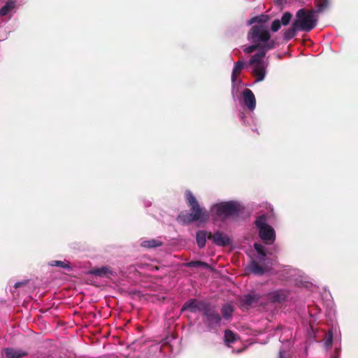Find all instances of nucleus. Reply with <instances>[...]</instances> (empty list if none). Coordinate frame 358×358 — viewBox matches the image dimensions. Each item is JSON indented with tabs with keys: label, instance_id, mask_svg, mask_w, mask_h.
<instances>
[{
	"label": "nucleus",
	"instance_id": "obj_12",
	"mask_svg": "<svg viewBox=\"0 0 358 358\" xmlns=\"http://www.w3.org/2000/svg\"><path fill=\"white\" fill-rule=\"evenodd\" d=\"M275 46V43L273 41L269 42L266 45H262L260 43L254 44L250 45L244 49V52L247 54H250L253 52L257 49H262L265 48L266 50L273 49Z\"/></svg>",
	"mask_w": 358,
	"mask_h": 358
},
{
	"label": "nucleus",
	"instance_id": "obj_34",
	"mask_svg": "<svg viewBox=\"0 0 358 358\" xmlns=\"http://www.w3.org/2000/svg\"><path fill=\"white\" fill-rule=\"evenodd\" d=\"M306 287L307 289H313V283H308L306 285Z\"/></svg>",
	"mask_w": 358,
	"mask_h": 358
},
{
	"label": "nucleus",
	"instance_id": "obj_27",
	"mask_svg": "<svg viewBox=\"0 0 358 358\" xmlns=\"http://www.w3.org/2000/svg\"><path fill=\"white\" fill-rule=\"evenodd\" d=\"M281 22L279 20H275L271 24V29L273 32L278 31L280 27H281Z\"/></svg>",
	"mask_w": 358,
	"mask_h": 358
},
{
	"label": "nucleus",
	"instance_id": "obj_18",
	"mask_svg": "<svg viewBox=\"0 0 358 358\" xmlns=\"http://www.w3.org/2000/svg\"><path fill=\"white\" fill-rule=\"evenodd\" d=\"M15 7V1L14 0H8L6 4L0 9V15H7Z\"/></svg>",
	"mask_w": 358,
	"mask_h": 358
},
{
	"label": "nucleus",
	"instance_id": "obj_29",
	"mask_svg": "<svg viewBox=\"0 0 358 358\" xmlns=\"http://www.w3.org/2000/svg\"><path fill=\"white\" fill-rule=\"evenodd\" d=\"M332 341H333V335L331 332L328 334V335L326 337L324 343L327 348H330L332 345Z\"/></svg>",
	"mask_w": 358,
	"mask_h": 358
},
{
	"label": "nucleus",
	"instance_id": "obj_25",
	"mask_svg": "<svg viewBox=\"0 0 358 358\" xmlns=\"http://www.w3.org/2000/svg\"><path fill=\"white\" fill-rule=\"evenodd\" d=\"M245 66V62L242 60H238L234 64V66L232 71V73L239 75L242 71V69Z\"/></svg>",
	"mask_w": 358,
	"mask_h": 358
},
{
	"label": "nucleus",
	"instance_id": "obj_16",
	"mask_svg": "<svg viewBox=\"0 0 358 358\" xmlns=\"http://www.w3.org/2000/svg\"><path fill=\"white\" fill-rule=\"evenodd\" d=\"M163 245V242L158 239H150L143 241L141 243V246L145 248H155Z\"/></svg>",
	"mask_w": 358,
	"mask_h": 358
},
{
	"label": "nucleus",
	"instance_id": "obj_32",
	"mask_svg": "<svg viewBox=\"0 0 358 358\" xmlns=\"http://www.w3.org/2000/svg\"><path fill=\"white\" fill-rule=\"evenodd\" d=\"M238 76V74H236L234 73H231V82L232 83H234L236 81Z\"/></svg>",
	"mask_w": 358,
	"mask_h": 358
},
{
	"label": "nucleus",
	"instance_id": "obj_6",
	"mask_svg": "<svg viewBox=\"0 0 358 358\" xmlns=\"http://www.w3.org/2000/svg\"><path fill=\"white\" fill-rule=\"evenodd\" d=\"M248 38L255 43H266L269 41L271 35L265 26L254 25L248 34Z\"/></svg>",
	"mask_w": 358,
	"mask_h": 358
},
{
	"label": "nucleus",
	"instance_id": "obj_15",
	"mask_svg": "<svg viewBox=\"0 0 358 358\" xmlns=\"http://www.w3.org/2000/svg\"><path fill=\"white\" fill-rule=\"evenodd\" d=\"M208 233L203 230H199L196 234V241L198 247L201 249L203 248L206 243V238H208Z\"/></svg>",
	"mask_w": 358,
	"mask_h": 358
},
{
	"label": "nucleus",
	"instance_id": "obj_7",
	"mask_svg": "<svg viewBox=\"0 0 358 358\" xmlns=\"http://www.w3.org/2000/svg\"><path fill=\"white\" fill-rule=\"evenodd\" d=\"M87 274L96 278H110L114 275L115 271L109 266H103L101 267H94L88 271Z\"/></svg>",
	"mask_w": 358,
	"mask_h": 358
},
{
	"label": "nucleus",
	"instance_id": "obj_17",
	"mask_svg": "<svg viewBox=\"0 0 358 358\" xmlns=\"http://www.w3.org/2000/svg\"><path fill=\"white\" fill-rule=\"evenodd\" d=\"M298 31H300V29L294 22L292 24V27L285 31L284 39L286 41H289L290 39L293 38L296 36V32Z\"/></svg>",
	"mask_w": 358,
	"mask_h": 358
},
{
	"label": "nucleus",
	"instance_id": "obj_30",
	"mask_svg": "<svg viewBox=\"0 0 358 358\" xmlns=\"http://www.w3.org/2000/svg\"><path fill=\"white\" fill-rule=\"evenodd\" d=\"M28 283H29V280H27L21 281V282H17L15 283L14 288L18 289L20 287H24Z\"/></svg>",
	"mask_w": 358,
	"mask_h": 358
},
{
	"label": "nucleus",
	"instance_id": "obj_5",
	"mask_svg": "<svg viewBox=\"0 0 358 358\" xmlns=\"http://www.w3.org/2000/svg\"><path fill=\"white\" fill-rule=\"evenodd\" d=\"M213 209L218 216L229 217L238 215L241 211V206L238 203L231 201L217 203L214 205Z\"/></svg>",
	"mask_w": 358,
	"mask_h": 358
},
{
	"label": "nucleus",
	"instance_id": "obj_19",
	"mask_svg": "<svg viewBox=\"0 0 358 358\" xmlns=\"http://www.w3.org/2000/svg\"><path fill=\"white\" fill-rule=\"evenodd\" d=\"M237 336L236 335L231 331V330H226L224 332V342L228 345L230 346L231 343L236 341Z\"/></svg>",
	"mask_w": 358,
	"mask_h": 358
},
{
	"label": "nucleus",
	"instance_id": "obj_4",
	"mask_svg": "<svg viewBox=\"0 0 358 358\" xmlns=\"http://www.w3.org/2000/svg\"><path fill=\"white\" fill-rule=\"evenodd\" d=\"M265 215L257 217L255 225L259 230L260 238L266 244H272L275 240V232L273 228L267 224Z\"/></svg>",
	"mask_w": 358,
	"mask_h": 358
},
{
	"label": "nucleus",
	"instance_id": "obj_36",
	"mask_svg": "<svg viewBox=\"0 0 358 358\" xmlns=\"http://www.w3.org/2000/svg\"><path fill=\"white\" fill-rule=\"evenodd\" d=\"M131 294H133L134 295H135L136 294H137L138 292H130Z\"/></svg>",
	"mask_w": 358,
	"mask_h": 358
},
{
	"label": "nucleus",
	"instance_id": "obj_26",
	"mask_svg": "<svg viewBox=\"0 0 358 358\" xmlns=\"http://www.w3.org/2000/svg\"><path fill=\"white\" fill-rule=\"evenodd\" d=\"M292 17V15L289 12H285L283 13L280 21L282 25L286 26L289 24Z\"/></svg>",
	"mask_w": 358,
	"mask_h": 358
},
{
	"label": "nucleus",
	"instance_id": "obj_8",
	"mask_svg": "<svg viewBox=\"0 0 358 358\" xmlns=\"http://www.w3.org/2000/svg\"><path fill=\"white\" fill-rule=\"evenodd\" d=\"M208 238L212 240L213 243L218 246H226L230 243L229 237L221 231H217L213 234L208 232Z\"/></svg>",
	"mask_w": 358,
	"mask_h": 358
},
{
	"label": "nucleus",
	"instance_id": "obj_37",
	"mask_svg": "<svg viewBox=\"0 0 358 358\" xmlns=\"http://www.w3.org/2000/svg\"><path fill=\"white\" fill-rule=\"evenodd\" d=\"M333 358H336V357H333Z\"/></svg>",
	"mask_w": 358,
	"mask_h": 358
},
{
	"label": "nucleus",
	"instance_id": "obj_23",
	"mask_svg": "<svg viewBox=\"0 0 358 358\" xmlns=\"http://www.w3.org/2000/svg\"><path fill=\"white\" fill-rule=\"evenodd\" d=\"M186 266L189 268L193 267H203L204 268H209L210 266L203 262L201 261H191L186 264Z\"/></svg>",
	"mask_w": 358,
	"mask_h": 358
},
{
	"label": "nucleus",
	"instance_id": "obj_22",
	"mask_svg": "<svg viewBox=\"0 0 358 358\" xmlns=\"http://www.w3.org/2000/svg\"><path fill=\"white\" fill-rule=\"evenodd\" d=\"M50 265L52 266L62 267V268H66L69 270L71 269L70 263L68 261L54 260L50 263Z\"/></svg>",
	"mask_w": 358,
	"mask_h": 358
},
{
	"label": "nucleus",
	"instance_id": "obj_13",
	"mask_svg": "<svg viewBox=\"0 0 358 358\" xmlns=\"http://www.w3.org/2000/svg\"><path fill=\"white\" fill-rule=\"evenodd\" d=\"M4 352L6 358H22L27 355V352L20 349L6 348Z\"/></svg>",
	"mask_w": 358,
	"mask_h": 358
},
{
	"label": "nucleus",
	"instance_id": "obj_1",
	"mask_svg": "<svg viewBox=\"0 0 358 358\" xmlns=\"http://www.w3.org/2000/svg\"><path fill=\"white\" fill-rule=\"evenodd\" d=\"M185 198L191 213L182 212L178 216V220L183 224H188L198 220L205 221L207 220V212L200 207L198 201L191 191L187 190L185 192Z\"/></svg>",
	"mask_w": 358,
	"mask_h": 358
},
{
	"label": "nucleus",
	"instance_id": "obj_11",
	"mask_svg": "<svg viewBox=\"0 0 358 358\" xmlns=\"http://www.w3.org/2000/svg\"><path fill=\"white\" fill-rule=\"evenodd\" d=\"M243 101L248 109L252 110L256 106V99L253 92L250 89H245L243 92Z\"/></svg>",
	"mask_w": 358,
	"mask_h": 358
},
{
	"label": "nucleus",
	"instance_id": "obj_24",
	"mask_svg": "<svg viewBox=\"0 0 358 358\" xmlns=\"http://www.w3.org/2000/svg\"><path fill=\"white\" fill-rule=\"evenodd\" d=\"M254 248L257 251V252L261 256L260 260L264 261V257H266V252L264 250V247L259 243H255Z\"/></svg>",
	"mask_w": 358,
	"mask_h": 358
},
{
	"label": "nucleus",
	"instance_id": "obj_9",
	"mask_svg": "<svg viewBox=\"0 0 358 358\" xmlns=\"http://www.w3.org/2000/svg\"><path fill=\"white\" fill-rule=\"evenodd\" d=\"M204 314L206 316V322L210 328H213L220 324L221 317L214 310H211L208 306L204 311Z\"/></svg>",
	"mask_w": 358,
	"mask_h": 358
},
{
	"label": "nucleus",
	"instance_id": "obj_2",
	"mask_svg": "<svg viewBox=\"0 0 358 358\" xmlns=\"http://www.w3.org/2000/svg\"><path fill=\"white\" fill-rule=\"evenodd\" d=\"M316 11L313 9L306 10L301 8L296 13V20L294 21L300 31L309 32L317 25V17Z\"/></svg>",
	"mask_w": 358,
	"mask_h": 358
},
{
	"label": "nucleus",
	"instance_id": "obj_35",
	"mask_svg": "<svg viewBox=\"0 0 358 358\" xmlns=\"http://www.w3.org/2000/svg\"><path fill=\"white\" fill-rule=\"evenodd\" d=\"M279 357H280V358H283V352L280 351V352H279Z\"/></svg>",
	"mask_w": 358,
	"mask_h": 358
},
{
	"label": "nucleus",
	"instance_id": "obj_14",
	"mask_svg": "<svg viewBox=\"0 0 358 358\" xmlns=\"http://www.w3.org/2000/svg\"><path fill=\"white\" fill-rule=\"evenodd\" d=\"M247 270L255 275H262L265 273V269L259 265L256 261L252 260L247 267Z\"/></svg>",
	"mask_w": 358,
	"mask_h": 358
},
{
	"label": "nucleus",
	"instance_id": "obj_20",
	"mask_svg": "<svg viewBox=\"0 0 358 358\" xmlns=\"http://www.w3.org/2000/svg\"><path fill=\"white\" fill-rule=\"evenodd\" d=\"M233 311L234 307L229 303L224 304L222 308V313L225 319H228L231 315Z\"/></svg>",
	"mask_w": 358,
	"mask_h": 358
},
{
	"label": "nucleus",
	"instance_id": "obj_10",
	"mask_svg": "<svg viewBox=\"0 0 358 358\" xmlns=\"http://www.w3.org/2000/svg\"><path fill=\"white\" fill-rule=\"evenodd\" d=\"M208 306V305L203 301L192 299L186 302L182 310H189L192 312H196L197 310L205 311Z\"/></svg>",
	"mask_w": 358,
	"mask_h": 358
},
{
	"label": "nucleus",
	"instance_id": "obj_3",
	"mask_svg": "<svg viewBox=\"0 0 358 358\" xmlns=\"http://www.w3.org/2000/svg\"><path fill=\"white\" fill-rule=\"evenodd\" d=\"M265 55V50H262L252 55L249 62V65L253 67L252 74L256 78L255 82L262 81L265 78L267 67L266 62L263 60Z\"/></svg>",
	"mask_w": 358,
	"mask_h": 358
},
{
	"label": "nucleus",
	"instance_id": "obj_21",
	"mask_svg": "<svg viewBox=\"0 0 358 358\" xmlns=\"http://www.w3.org/2000/svg\"><path fill=\"white\" fill-rule=\"evenodd\" d=\"M329 0H315V3L317 7L316 13H321L326 9L329 6Z\"/></svg>",
	"mask_w": 358,
	"mask_h": 358
},
{
	"label": "nucleus",
	"instance_id": "obj_28",
	"mask_svg": "<svg viewBox=\"0 0 358 358\" xmlns=\"http://www.w3.org/2000/svg\"><path fill=\"white\" fill-rule=\"evenodd\" d=\"M257 22V23H264L266 22L269 20V17L267 15L262 14L260 15L256 16Z\"/></svg>",
	"mask_w": 358,
	"mask_h": 358
},
{
	"label": "nucleus",
	"instance_id": "obj_33",
	"mask_svg": "<svg viewBox=\"0 0 358 358\" xmlns=\"http://www.w3.org/2000/svg\"><path fill=\"white\" fill-rule=\"evenodd\" d=\"M253 23H257V18H256V16L255 17H252L249 21H248V24H252Z\"/></svg>",
	"mask_w": 358,
	"mask_h": 358
},
{
	"label": "nucleus",
	"instance_id": "obj_31",
	"mask_svg": "<svg viewBox=\"0 0 358 358\" xmlns=\"http://www.w3.org/2000/svg\"><path fill=\"white\" fill-rule=\"evenodd\" d=\"M254 301V298L251 294H247L245 296V303L246 304H251Z\"/></svg>",
	"mask_w": 358,
	"mask_h": 358
}]
</instances>
